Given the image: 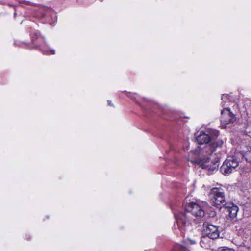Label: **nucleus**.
Masks as SVG:
<instances>
[{"instance_id":"1","label":"nucleus","mask_w":251,"mask_h":251,"mask_svg":"<svg viewBox=\"0 0 251 251\" xmlns=\"http://www.w3.org/2000/svg\"><path fill=\"white\" fill-rule=\"evenodd\" d=\"M187 213L179 212L174 214L179 229L182 232L191 230L192 225L188 215L190 213L196 218L194 221L196 223H201L203 221L205 212L203 208L195 202H190L185 206Z\"/></svg>"},{"instance_id":"2","label":"nucleus","mask_w":251,"mask_h":251,"mask_svg":"<svg viewBox=\"0 0 251 251\" xmlns=\"http://www.w3.org/2000/svg\"><path fill=\"white\" fill-rule=\"evenodd\" d=\"M209 196L212 205L219 209L227 204L225 200L224 191L221 188H213Z\"/></svg>"},{"instance_id":"3","label":"nucleus","mask_w":251,"mask_h":251,"mask_svg":"<svg viewBox=\"0 0 251 251\" xmlns=\"http://www.w3.org/2000/svg\"><path fill=\"white\" fill-rule=\"evenodd\" d=\"M219 135L218 131L208 129L205 131H201L200 134L197 136L196 140L199 144H212L213 142H216L215 140Z\"/></svg>"},{"instance_id":"4","label":"nucleus","mask_w":251,"mask_h":251,"mask_svg":"<svg viewBox=\"0 0 251 251\" xmlns=\"http://www.w3.org/2000/svg\"><path fill=\"white\" fill-rule=\"evenodd\" d=\"M203 234L212 239H215L219 237L220 226L214 225L210 221H207L203 223Z\"/></svg>"},{"instance_id":"5","label":"nucleus","mask_w":251,"mask_h":251,"mask_svg":"<svg viewBox=\"0 0 251 251\" xmlns=\"http://www.w3.org/2000/svg\"><path fill=\"white\" fill-rule=\"evenodd\" d=\"M223 142L217 141L212 144H207L203 147H200V155L203 161L206 162L210 158V156L215 151L216 149L222 145Z\"/></svg>"},{"instance_id":"6","label":"nucleus","mask_w":251,"mask_h":251,"mask_svg":"<svg viewBox=\"0 0 251 251\" xmlns=\"http://www.w3.org/2000/svg\"><path fill=\"white\" fill-rule=\"evenodd\" d=\"M239 165V161L235 157H230L226 159L220 167V172L224 175H228Z\"/></svg>"},{"instance_id":"7","label":"nucleus","mask_w":251,"mask_h":251,"mask_svg":"<svg viewBox=\"0 0 251 251\" xmlns=\"http://www.w3.org/2000/svg\"><path fill=\"white\" fill-rule=\"evenodd\" d=\"M39 16L45 18L47 22L52 25L55 22L57 17L55 13L51 9L45 7H40L38 9Z\"/></svg>"},{"instance_id":"8","label":"nucleus","mask_w":251,"mask_h":251,"mask_svg":"<svg viewBox=\"0 0 251 251\" xmlns=\"http://www.w3.org/2000/svg\"><path fill=\"white\" fill-rule=\"evenodd\" d=\"M221 123L222 126L226 127V125L233 123L236 120L235 115L232 113L229 108H225L221 111Z\"/></svg>"},{"instance_id":"9","label":"nucleus","mask_w":251,"mask_h":251,"mask_svg":"<svg viewBox=\"0 0 251 251\" xmlns=\"http://www.w3.org/2000/svg\"><path fill=\"white\" fill-rule=\"evenodd\" d=\"M225 206L226 209V212L231 219L236 217L238 211V207L237 206L233 203H230L228 205H226Z\"/></svg>"},{"instance_id":"10","label":"nucleus","mask_w":251,"mask_h":251,"mask_svg":"<svg viewBox=\"0 0 251 251\" xmlns=\"http://www.w3.org/2000/svg\"><path fill=\"white\" fill-rule=\"evenodd\" d=\"M30 35L32 41L33 43H35L36 39H38L41 41L44 42V43L45 44V43L44 42V38L43 37H39L38 33L37 32H34L33 33H31Z\"/></svg>"},{"instance_id":"11","label":"nucleus","mask_w":251,"mask_h":251,"mask_svg":"<svg viewBox=\"0 0 251 251\" xmlns=\"http://www.w3.org/2000/svg\"><path fill=\"white\" fill-rule=\"evenodd\" d=\"M187 248L179 244H176L173 247L172 251H186Z\"/></svg>"},{"instance_id":"12","label":"nucleus","mask_w":251,"mask_h":251,"mask_svg":"<svg viewBox=\"0 0 251 251\" xmlns=\"http://www.w3.org/2000/svg\"><path fill=\"white\" fill-rule=\"evenodd\" d=\"M243 157L247 162H251V149L245 152Z\"/></svg>"},{"instance_id":"13","label":"nucleus","mask_w":251,"mask_h":251,"mask_svg":"<svg viewBox=\"0 0 251 251\" xmlns=\"http://www.w3.org/2000/svg\"><path fill=\"white\" fill-rule=\"evenodd\" d=\"M229 96L227 94H223L221 97V99L222 100V102L221 103V105L222 107L225 106V103L227 102V100H229Z\"/></svg>"},{"instance_id":"14","label":"nucleus","mask_w":251,"mask_h":251,"mask_svg":"<svg viewBox=\"0 0 251 251\" xmlns=\"http://www.w3.org/2000/svg\"><path fill=\"white\" fill-rule=\"evenodd\" d=\"M41 50L44 54H54L55 53V51L54 50H46L43 48H41Z\"/></svg>"},{"instance_id":"15","label":"nucleus","mask_w":251,"mask_h":251,"mask_svg":"<svg viewBox=\"0 0 251 251\" xmlns=\"http://www.w3.org/2000/svg\"><path fill=\"white\" fill-rule=\"evenodd\" d=\"M221 251H234V250L230 248H225L222 249Z\"/></svg>"},{"instance_id":"16","label":"nucleus","mask_w":251,"mask_h":251,"mask_svg":"<svg viewBox=\"0 0 251 251\" xmlns=\"http://www.w3.org/2000/svg\"><path fill=\"white\" fill-rule=\"evenodd\" d=\"M107 102H108V105H109V106H113V104H112V103H111V101H110V100H108Z\"/></svg>"},{"instance_id":"17","label":"nucleus","mask_w":251,"mask_h":251,"mask_svg":"<svg viewBox=\"0 0 251 251\" xmlns=\"http://www.w3.org/2000/svg\"><path fill=\"white\" fill-rule=\"evenodd\" d=\"M36 47H41V45H39V44H36Z\"/></svg>"},{"instance_id":"18","label":"nucleus","mask_w":251,"mask_h":251,"mask_svg":"<svg viewBox=\"0 0 251 251\" xmlns=\"http://www.w3.org/2000/svg\"><path fill=\"white\" fill-rule=\"evenodd\" d=\"M211 214L212 215V217H214L215 215V213H212Z\"/></svg>"}]
</instances>
